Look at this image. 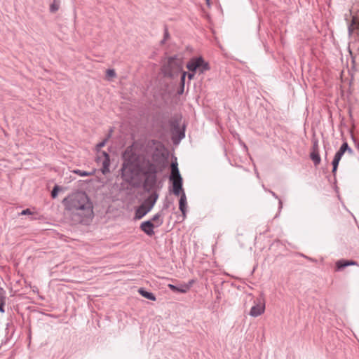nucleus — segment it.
I'll return each instance as SVG.
<instances>
[{
  "instance_id": "36",
  "label": "nucleus",
  "mask_w": 359,
  "mask_h": 359,
  "mask_svg": "<svg viewBox=\"0 0 359 359\" xmlns=\"http://www.w3.org/2000/svg\"><path fill=\"white\" fill-rule=\"evenodd\" d=\"M358 151H359V145L358 146Z\"/></svg>"
},
{
  "instance_id": "23",
  "label": "nucleus",
  "mask_w": 359,
  "mask_h": 359,
  "mask_svg": "<svg viewBox=\"0 0 359 359\" xmlns=\"http://www.w3.org/2000/svg\"><path fill=\"white\" fill-rule=\"evenodd\" d=\"M169 36H170V35H169V32H168V28L165 27V29H164V38L161 41V43L163 44L165 42V41L169 38Z\"/></svg>"
},
{
  "instance_id": "22",
  "label": "nucleus",
  "mask_w": 359,
  "mask_h": 359,
  "mask_svg": "<svg viewBox=\"0 0 359 359\" xmlns=\"http://www.w3.org/2000/svg\"><path fill=\"white\" fill-rule=\"evenodd\" d=\"M356 19L353 18L351 21V24L348 26V32L351 34L353 32L354 26L356 25Z\"/></svg>"
},
{
  "instance_id": "4",
  "label": "nucleus",
  "mask_w": 359,
  "mask_h": 359,
  "mask_svg": "<svg viewBox=\"0 0 359 359\" xmlns=\"http://www.w3.org/2000/svg\"><path fill=\"white\" fill-rule=\"evenodd\" d=\"M158 195L156 193L151 194L137 208L135 211V218L141 219L147 215L155 205Z\"/></svg>"
},
{
  "instance_id": "6",
  "label": "nucleus",
  "mask_w": 359,
  "mask_h": 359,
  "mask_svg": "<svg viewBox=\"0 0 359 359\" xmlns=\"http://www.w3.org/2000/svg\"><path fill=\"white\" fill-rule=\"evenodd\" d=\"M187 68L190 72H196L198 70L201 74H203L210 69L209 63L205 61L202 57L191 58L187 62Z\"/></svg>"
},
{
  "instance_id": "25",
  "label": "nucleus",
  "mask_w": 359,
  "mask_h": 359,
  "mask_svg": "<svg viewBox=\"0 0 359 359\" xmlns=\"http://www.w3.org/2000/svg\"><path fill=\"white\" fill-rule=\"evenodd\" d=\"M107 76L108 77H115L116 76V73H115V71L114 69H107Z\"/></svg>"
},
{
  "instance_id": "8",
  "label": "nucleus",
  "mask_w": 359,
  "mask_h": 359,
  "mask_svg": "<svg viewBox=\"0 0 359 359\" xmlns=\"http://www.w3.org/2000/svg\"><path fill=\"white\" fill-rule=\"evenodd\" d=\"M155 226V224H154L151 221L148 220L141 224L140 229L147 235L151 236L154 234V228Z\"/></svg>"
},
{
  "instance_id": "30",
  "label": "nucleus",
  "mask_w": 359,
  "mask_h": 359,
  "mask_svg": "<svg viewBox=\"0 0 359 359\" xmlns=\"http://www.w3.org/2000/svg\"><path fill=\"white\" fill-rule=\"evenodd\" d=\"M194 72H191V73H189L188 74V78H189V80H191L194 78Z\"/></svg>"
},
{
  "instance_id": "32",
  "label": "nucleus",
  "mask_w": 359,
  "mask_h": 359,
  "mask_svg": "<svg viewBox=\"0 0 359 359\" xmlns=\"http://www.w3.org/2000/svg\"><path fill=\"white\" fill-rule=\"evenodd\" d=\"M346 152H348L350 154H353V150H352V149L351 147H349L348 150H347Z\"/></svg>"
},
{
  "instance_id": "28",
  "label": "nucleus",
  "mask_w": 359,
  "mask_h": 359,
  "mask_svg": "<svg viewBox=\"0 0 359 359\" xmlns=\"http://www.w3.org/2000/svg\"><path fill=\"white\" fill-rule=\"evenodd\" d=\"M32 212H31V210L29 208L23 210L20 212L21 215H32Z\"/></svg>"
},
{
  "instance_id": "19",
  "label": "nucleus",
  "mask_w": 359,
  "mask_h": 359,
  "mask_svg": "<svg viewBox=\"0 0 359 359\" xmlns=\"http://www.w3.org/2000/svg\"><path fill=\"white\" fill-rule=\"evenodd\" d=\"M60 5V0H53L50 6V11L51 13H55L58 11Z\"/></svg>"
},
{
  "instance_id": "26",
  "label": "nucleus",
  "mask_w": 359,
  "mask_h": 359,
  "mask_svg": "<svg viewBox=\"0 0 359 359\" xmlns=\"http://www.w3.org/2000/svg\"><path fill=\"white\" fill-rule=\"evenodd\" d=\"M319 151L318 149V142L317 140L313 141V146H312V151Z\"/></svg>"
},
{
  "instance_id": "31",
  "label": "nucleus",
  "mask_w": 359,
  "mask_h": 359,
  "mask_svg": "<svg viewBox=\"0 0 359 359\" xmlns=\"http://www.w3.org/2000/svg\"><path fill=\"white\" fill-rule=\"evenodd\" d=\"M184 132H180V138L182 139V138H184Z\"/></svg>"
},
{
  "instance_id": "11",
  "label": "nucleus",
  "mask_w": 359,
  "mask_h": 359,
  "mask_svg": "<svg viewBox=\"0 0 359 359\" xmlns=\"http://www.w3.org/2000/svg\"><path fill=\"white\" fill-rule=\"evenodd\" d=\"M344 151L343 150H341V149H339L337 153L335 154L334 156V158H333V161H332V166H333V168H332V173L334 175L337 170V167H338V165H339V163L342 157V156L344 154Z\"/></svg>"
},
{
  "instance_id": "33",
  "label": "nucleus",
  "mask_w": 359,
  "mask_h": 359,
  "mask_svg": "<svg viewBox=\"0 0 359 359\" xmlns=\"http://www.w3.org/2000/svg\"><path fill=\"white\" fill-rule=\"evenodd\" d=\"M0 311L2 312V313L4 312V310L3 309V306L2 305L0 306Z\"/></svg>"
},
{
  "instance_id": "2",
  "label": "nucleus",
  "mask_w": 359,
  "mask_h": 359,
  "mask_svg": "<svg viewBox=\"0 0 359 359\" xmlns=\"http://www.w3.org/2000/svg\"><path fill=\"white\" fill-rule=\"evenodd\" d=\"M165 167L166 158L158 151L154 152L151 159H143L142 170L144 177V186L150 189L154 187L157 182V174L162 172Z\"/></svg>"
},
{
  "instance_id": "16",
  "label": "nucleus",
  "mask_w": 359,
  "mask_h": 359,
  "mask_svg": "<svg viewBox=\"0 0 359 359\" xmlns=\"http://www.w3.org/2000/svg\"><path fill=\"white\" fill-rule=\"evenodd\" d=\"M139 292L142 297L149 300L155 301L156 299L155 295L153 293L146 291L143 288H140L139 290Z\"/></svg>"
},
{
  "instance_id": "12",
  "label": "nucleus",
  "mask_w": 359,
  "mask_h": 359,
  "mask_svg": "<svg viewBox=\"0 0 359 359\" xmlns=\"http://www.w3.org/2000/svg\"><path fill=\"white\" fill-rule=\"evenodd\" d=\"M179 206L180 210L182 213L183 218H184L186 217L187 197L184 191H182L180 196Z\"/></svg>"
},
{
  "instance_id": "29",
  "label": "nucleus",
  "mask_w": 359,
  "mask_h": 359,
  "mask_svg": "<svg viewBox=\"0 0 359 359\" xmlns=\"http://www.w3.org/2000/svg\"><path fill=\"white\" fill-rule=\"evenodd\" d=\"M186 75H187V73L186 72H183V74H182V75L181 76V84L182 86V88L184 86V81H185Z\"/></svg>"
},
{
  "instance_id": "7",
  "label": "nucleus",
  "mask_w": 359,
  "mask_h": 359,
  "mask_svg": "<svg viewBox=\"0 0 359 359\" xmlns=\"http://www.w3.org/2000/svg\"><path fill=\"white\" fill-rule=\"evenodd\" d=\"M265 311V304L264 300L258 299L257 303L254 305L250 311L252 317H257L261 316Z\"/></svg>"
},
{
  "instance_id": "27",
  "label": "nucleus",
  "mask_w": 359,
  "mask_h": 359,
  "mask_svg": "<svg viewBox=\"0 0 359 359\" xmlns=\"http://www.w3.org/2000/svg\"><path fill=\"white\" fill-rule=\"evenodd\" d=\"M348 148H349V146H348V143L346 142H344L341 144V146L340 147L339 149H341V150H343L346 153V151L348 150Z\"/></svg>"
},
{
  "instance_id": "17",
  "label": "nucleus",
  "mask_w": 359,
  "mask_h": 359,
  "mask_svg": "<svg viewBox=\"0 0 359 359\" xmlns=\"http://www.w3.org/2000/svg\"><path fill=\"white\" fill-rule=\"evenodd\" d=\"M310 158L313 161L314 165H318L320 163V157L319 155V151H311L310 154Z\"/></svg>"
},
{
  "instance_id": "20",
  "label": "nucleus",
  "mask_w": 359,
  "mask_h": 359,
  "mask_svg": "<svg viewBox=\"0 0 359 359\" xmlns=\"http://www.w3.org/2000/svg\"><path fill=\"white\" fill-rule=\"evenodd\" d=\"M74 172L76 174H78L79 175L82 176V177L90 176L92 175L91 172L83 171L81 170H74Z\"/></svg>"
},
{
  "instance_id": "18",
  "label": "nucleus",
  "mask_w": 359,
  "mask_h": 359,
  "mask_svg": "<svg viewBox=\"0 0 359 359\" xmlns=\"http://www.w3.org/2000/svg\"><path fill=\"white\" fill-rule=\"evenodd\" d=\"M156 227L161 226L163 224V219L161 213L156 214L151 220Z\"/></svg>"
},
{
  "instance_id": "10",
  "label": "nucleus",
  "mask_w": 359,
  "mask_h": 359,
  "mask_svg": "<svg viewBox=\"0 0 359 359\" xmlns=\"http://www.w3.org/2000/svg\"><path fill=\"white\" fill-rule=\"evenodd\" d=\"M102 156L104 157V159L102 162V172L105 175L109 172V165H110V158L109 155L106 151H102L101 153Z\"/></svg>"
},
{
  "instance_id": "34",
  "label": "nucleus",
  "mask_w": 359,
  "mask_h": 359,
  "mask_svg": "<svg viewBox=\"0 0 359 359\" xmlns=\"http://www.w3.org/2000/svg\"><path fill=\"white\" fill-rule=\"evenodd\" d=\"M206 1V4L208 6H210V0H205Z\"/></svg>"
},
{
  "instance_id": "5",
  "label": "nucleus",
  "mask_w": 359,
  "mask_h": 359,
  "mask_svg": "<svg viewBox=\"0 0 359 359\" xmlns=\"http://www.w3.org/2000/svg\"><path fill=\"white\" fill-rule=\"evenodd\" d=\"M181 70V60L175 57H169L162 67L165 76L172 77Z\"/></svg>"
},
{
  "instance_id": "13",
  "label": "nucleus",
  "mask_w": 359,
  "mask_h": 359,
  "mask_svg": "<svg viewBox=\"0 0 359 359\" xmlns=\"http://www.w3.org/2000/svg\"><path fill=\"white\" fill-rule=\"evenodd\" d=\"M168 287L173 292H177L180 293H186L190 289V285H183L180 287L175 286L172 284H168Z\"/></svg>"
},
{
  "instance_id": "1",
  "label": "nucleus",
  "mask_w": 359,
  "mask_h": 359,
  "mask_svg": "<svg viewBox=\"0 0 359 359\" xmlns=\"http://www.w3.org/2000/svg\"><path fill=\"white\" fill-rule=\"evenodd\" d=\"M63 204L74 215V221L76 223H82L86 218H90L93 215V205L84 192L72 194L63 200Z\"/></svg>"
},
{
  "instance_id": "21",
  "label": "nucleus",
  "mask_w": 359,
  "mask_h": 359,
  "mask_svg": "<svg viewBox=\"0 0 359 359\" xmlns=\"http://www.w3.org/2000/svg\"><path fill=\"white\" fill-rule=\"evenodd\" d=\"M109 137V135L107 138L103 140L101 142H100L99 144H97L96 148H97V151H99L102 147H103L106 144L107 142L108 141Z\"/></svg>"
},
{
  "instance_id": "14",
  "label": "nucleus",
  "mask_w": 359,
  "mask_h": 359,
  "mask_svg": "<svg viewBox=\"0 0 359 359\" xmlns=\"http://www.w3.org/2000/svg\"><path fill=\"white\" fill-rule=\"evenodd\" d=\"M173 187V194L175 196H179L182 192V180H174L172 181Z\"/></svg>"
},
{
  "instance_id": "15",
  "label": "nucleus",
  "mask_w": 359,
  "mask_h": 359,
  "mask_svg": "<svg viewBox=\"0 0 359 359\" xmlns=\"http://www.w3.org/2000/svg\"><path fill=\"white\" fill-rule=\"evenodd\" d=\"M355 264H356V263L353 261H344V260H339L336 263V266H337L338 270L344 269L348 266H352V265H355Z\"/></svg>"
},
{
  "instance_id": "9",
  "label": "nucleus",
  "mask_w": 359,
  "mask_h": 359,
  "mask_svg": "<svg viewBox=\"0 0 359 359\" xmlns=\"http://www.w3.org/2000/svg\"><path fill=\"white\" fill-rule=\"evenodd\" d=\"M170 181L182 180L181 175L178 169V164L176 161L171 163V173L170 176Z\"/></svg>"
},
{
  "instance_id": "24",
  "label": "nucleus",
  "mask_w": 359,
  "mask_h": 359,
  "mask_svg": "<svg viewBox=\"0 0 359 359\" xmlns=\"http://www.w3.org/2000/svg\"><path fill=\"white\" fill-rule=\"evenodd\" d=\"M60 190V188L58 186H55L53 189L51 191V196L53 198H55L57 196V192Z\"/></svg>"
},
{
  "instance_id": "35",
  "label": "nucleus",
  "mask_w": 359,
  "mask_h": 359,
  "mask_svg": "<svg viewBox=\"0 0 359 359\" xmlns=\"http://www.w3.org/2000/svg\"><path fill=\"white\" fill-rule=\"evenodd\" d=\"M194 280H191L188 285H190V287L191 286L192 283H193Z\"/></svg>"
},
{
  "instance_id": "3",
  "label": "nucleus",
  "mask_w": 359,
  "mask_h": 359,
  "mask_svg": "<svg viewBox=\"0 0 359 359\" xmlns=\"http://www.w3.org/2000/svg\"><path fill=\"white\" fill-rule=\"evenodd\" d=\"M124 161L121 167V176L123 179L128 182L133 183L140 175H142V161L137 154H131L128 156L124 154Z\"/></svg>"
}]
</instances>
